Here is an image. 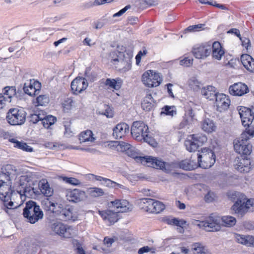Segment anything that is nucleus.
Segmentation results:
<instances>
[{"label": "nucleus", "instance_id": "nucleus-1", "mask_svg": "<svg viewBox=\"0 0 254 254\" xmlns=\"http://www.w3.org/2000/svg\"><path fill=\"white\" fill-rule=\"evenodd\" d=\"M13 172L12 166L6 165L1 168L0 172V199L3 202L2 209L8 213V210L15 208L12 201L14 194H16L15 190L9 187L7 182L10 181V176Z\"/></svg>", "mask_w": 254, "mask_h": 254}, {"label": "nucleus", "instance_id": "nucleus-2", "mask_svg": "<svg viewBox=\"0 0 254 254\" xmlns=\"http://www.w3.org/2000/svg\"><path fill=\"white\" fill-rule=\"evenodd\" d=\"M49 203V215L53 213L58 219L64 221H75L78 219L77 213L73 208L67 207L64 208L63 205L57 201H50Z\"/></svg>", "mask_w": 254, "mask_h": 254}, {"label": "nucleus", "instance_id": "nucleus-3", "mask_svg": "<svg viewBox=\"0 0 254 254\" xmlns=\"http://www.w3.org/2000/svg\"><path fill=\"white\" fill-rule=\"evenodd\" d=\"M254 136V126L250 127L243 132L241 136L234 141V148L236 152L240 154L249 155L252 151V145L249 140Z\"/></svg>", "mask_w": 254, "mask_h": 254}, {"label": "nucleus", "instance_id": "nucleus-4", "mask_svg": "<svg viewBox=\"0 0 254 254\" xmlns=\"http://www.w3.org/2000/svg\"><path fill=\"white\" fill-rule=\"evenodd\" d=\"M25 204L23 215L27 222L31 224H34L43 218V212L36 202L30 200L26 202Z\"/></svg>", "mask_w": 254, "mask_h": 254}, {"label": "nucleus", "instance_id": "nucleus-5", "mask_svg": "<svg viewBox=\"0 0 254 254\" xmlns=\"http://www.w3.org/2000/svg\"><path fill=\"white\" fill-rule=\"evenodd\" d=\"M131 133L136 140H143L149 144L153 145L154 141L149 134L148 127L143 122L140 121L133 122L131 127Z\"/></svg>", "mask_w": 254, "mask_h": 254}, {"label": "nucleus", "instance_id": "nucleus-6", "mask_svg": "<svg viewBox=\"0 0 254 254\" xmlns=\"http://www.w3.org/2000/svg\"><path fill=\"white\" fill-rule=\"evenodd\" d=\"M215 162L214 152L210 149L203 148L197 156V164L198 166L203 169L211 167Z\"/></svg>", "mask_w": 254, "mask_h": 254}, {"label": "nucleus", "instance_id": "nucleus-7", "mask_svg": "<svg viewBox=\"0 0 254 254\" xmlns=\"http://www.w3.org/2000/svg\"><path fill=\"white\" fill-rule=\"evenodd\" d=\"M26 113L22 108H11L6 115L7 122L11 125H21L26 120Z\"/></svg>", "mask_w": 254, "mask_h": 254}, {"label": "nucleus", "instance_id": "nucleus-8", "mask_svg": "<svg viewBox=\"0 0 254 254\" xmlns=\"http://www.w3.org/2000/svg\"><path fill=\"white\" fill-rule=\"evenodd\" d=\"M141 81L146 87L152 88L158 86L162 81L161 74L154 70H147L142 75Z\"/></svg>", "mask_w": 254, "mask_h": 254}, {"label": "nucleus", "instance_id": "nucleus-9", "mask_svg": "<svg viewBox=\"0 0 254 254\" xmlns=\"http://www.w3.org/2000/svg\"><path fill=\"white\" fill-rule=\"evenodd\" d=\"M51 229L56 234L64 238H71L77 234L75 228L61 222H54L51 225Z\"/></svg>", "mask_w": 254, "mask_h": 254}, {"label": "nucleus", "instance_id": "nucleus-10", "mask_svg": "<svg viewBox=\"0 0 254 254\" xmlns=\"http://www.w3.org/2000/svg\"><path fill=\"white\" fill-rule=\"evenodd\" d=\"M145 165L152 167L154 168L159 169L167 173H169L174 170L177 166L175 163L165 162L161 160L158 159L151 156H147Z\"/></svg>", "mask_w": 254, "mask_h": 254}, {"label": "nucleus", "instance_id": "nucleus-11", "mask_svg": "<svg viewBox=\"0 0 254 254\" xmlns=\"http://www.w3.org/2000/svg\"><path fill=\"white\" fill-rule=\"evenodd\" d=\"M190 137L191 139L187 140L185 142L186 149L190 152L195 151L207 140L206 136L202 134H192Z\"/></svg>", "mask_w": 254, "mask_h": 254}, {"label": "nucleus", "instance_id": "nucleus-12", "mask_svg": "<svg viewBox=\"0 0 254 254\" xmlns=\"http://www.w3.org/2000/svg\"><path fill=\"white\" fill-rule=\"evenodd\" d=\"M212 47L208 43L195 45L192 48L191 53L197 59L204 60L211 53Z\"/></svg>", "mask_w": 254, "mask_h": 254}, {"label": "nucleus", "instance_id": "nucleus-13", "mask_svg": "<svg viewBox=\"0 0 254 254\" xmlns=\"http://www.w3.org/2000/svg\"><path fill=\"white\" fill-rule=\"evenodd\" d=\"M65 196L69 202L78 203L87 198L86 192L80 189H67L65 191Z\"/></svg>", "mask_w": 254, "mask_h": 254}, {"label": "nucleus", "instance_id": "nucleus-14", "mask_svg": "<svg viewBox=\"0 0 254 254\" xmlns=\"http://www.w3.org/2000/svg\"><path fill=\"white\" fill-rule=\"evenodd\" d=\"M110 208H114L119 213L127 212L132 210V205L126 199H116L108 203Z\"/></svg>", "mask_w": 254, "mask_h": 254}, {"label": "nucleus", "instance_id": "nucleus-15", "mask_svg": "<svg viewBox=\"0 0 254 254\" xmlns=\"http://www.w3.org/2000/svg\"><path fill=\"white\" fill-rule=\"evenodd\" d=\"M41 88L40 82L34 79H31L27 82L24 83L23 90L25 94L30 96H33L39 94Z\"/></svg>", "mask_w": 254, "mask_h": 254}, {"label": "nucleus", "instance_id": "nucleus-16", "mask_svg": "<svg viewBox=\"0 0 254 254\" xmlns=\"http://www.w3.org/2000/svg\"><path fill=\"white\" fill-rule=\"evenodd\" d=\"M221 219L218 216L211 215L206 220L202 222V225L208 231L220 230Z\"/></svg>", "mask_w": 254, "mask_h": 254}, {"label": "nucleus", "instance_id": "nucleus-17", "mask_svg": "<svg viewBox=\"0 0 254 254\" xmlns=\"http://www.w3.org/2000/svg\"><path fill=\"white\" fill-rule=\"evenodd\" d=\"M238 110L241 119L242 125L245 127H250L254 119V113L248 108L240 106L238 108Z\"/></svg>", "mask_w": 254, "mask_h": 254}, {"label": "nucleus", "instance_id": "nucleus-18", "mask_svg": "<svg viewBox=\"0 0 254 254\" xmlns=\"http://www.w3.org/2000/svg\"><path fill=\"white\" fill-rule=\"evenodd\" d=\"M234 166L236 169L241 173H248L252 169L250 159L242 156L236 158Z\"/></svg>", "mask_w": 254, "mask_h": 254}, {"label": "nucleus", "instance_id": "nucleus-19", "mask_svg": "<svg viewBox=\"0 0 254 254\" xmlns=\"http://www.w3.org/2000/svg\"><path fill=\"white\" fill-rule=\"evenodd\" d=\"M87 80L83 77H76L71 83V89L74 94L78 95L88 87Z\"/></svg>", "mask_w": 254, "mask_h": 254}, {"label": "nucleus", "instance_id": "nucleus-20", "mask_svg": "<svg viewBox=\"0 0 254 254\" xmlns=\"http://www.w3.org/2000/svg\"><path fill=\"white\" fill-rule=\"evenodd\" d=\"M215 105L219 112L227 110L230 104L229 97L223 93H218L215 98Z\"/></svg>", "mask_w": 254, "mask_h": 254}, {"label": "nucleus", "instance_id": "nucleus-21", "mask_svg": "<svg viewBox=\"0 0 254 254\" xmlns=\"http://www.w3.org/2000/svg\"><path fill=\"white\" fill-rule=\"evenodd\" d=\"M98 213L109 225L114 224L119 219V214L117 211L114 212L111 210H99Z\"/></svg>", "mask_w": 254, "mask_h": 254}, {"label": "nucleus", "instance_id": "nucleus-22", "mask_svg": "<svg viewBox=\"0 0 254 254\" xmlns=\"http://www.w3.org/2000/svg\"><path fill=\"white\" fill-rule=\"evenodd\" d=\"M229 90L230 94L238 96H242L249 91L247 85L242 82L236 83L230 86Z\"/></svg>", "mask_w": 254, "mask_h": 254}, {"label": "nucleus", "instance_id": "nucleus-23", "mask_svg": "<svg viewBox=\"0 0 254 254\" xmlns=\"http://www.w3.org/2000/svg\"><path fill=\"white\" fill-rule=\"evenodd\" d=\"M113 135L116 139L124 137L129 131V126L125 123L118 124L113 128Z\"/></svg>", "mask_w": 254, "mask_h": 254}, {"label": "nucleus", "instance_id": "nucleus-24", "mask_svg": "<svg viewBox=\"0 0 254 254\" xmlns=\"http://www.w3.org/2000/svg\"><path fill=\"white\" fill-rule=\"evenodd\" d=\"M245 202V197L244 196L235 202L232 208L235 213L243 216L247 212Z\"/></svg>", "mask_w": 254, "mask_h": 254}, {"label": "nucleus", "instance_id": "nucleus-25", "mask_svg": "<svg viewBox=\"0 0 254 254\" xmlns=\"http://www.w3.org/2000/svg\"><path fill=\"white\" fill-rule=\"evenodd\" d=\"M235 238L238 243L248 247L253 246L254 247V236L236 234Z\"/></svg>", "mask_w": 254, "mask_h": 254}, {"label": "nucleus", "instance_id": "nucleus-26", "mask_svg": "<svg viewBox=\"0 0 254 254\" xmlns=\"http://www.w3.org/2000/svg\"><path fill=\"white\" fill-rule=\"evenodd\" d=\"M244 66L249 71L254 72V59L248 54H244L241 57Z\"/></svg>", "mask_w": 254, "mask_h": 254}, {"label": "nucleus", "instance_id": "nucleus-27", "mask_svg": "<svg viewBox=\"0 0 254 254\" xmlns=\"http://www.w3.org/2000/svg\"><path fill=\"white\" fill-rule=\"evenodd\" d=\"M201 94L206 99L211 101L215 99L218 93L216 92L214 87L208 86L201 89Z\"/></svg>", "mask_w": 254, "mask_h": 254}, {"label": "nucleus", "instance_id": "nucleus-28", "mask_svg": "<svg viewBox=\"0 0 254 254\" xmlns=\"http://www.w3.org/2000/svg\"><path fill=\"white\" fill-rule=\"evenodd\" d=\"M33 191L31 192V196H33V194L38 195L42 193L46 197H47L48 180L46 179H42L38 183V188H33Z\"/></svg>", "mask_w": 254, "mask_h": 254}, {"label": "nucleus", "instance_id": "nucleus-29", "mask_svg": "<svg viewBox=\"0 0 254 254\" xmlns=\"http://www.w3.org/2000/svg\"><path fill=\"white\" fill-rule=\"evenodd\" d=\"M211 53L214 59L220 60L224 55V51L219 42H215L211 46Z\"/></svg>", "mask_w": 254, "mask_h": 254}, {"label": "nucleus", "instance_id": "nucleus-30", "mask_svg": "<svg viewBox=\"0 0 254 254\" xmlns=\"http://www.w3.org/2000/svg\"><path fill=\"white\" fill-rule=\"evenodd\" d=\"M47 31L46 28H41L34 30L32 33V40L39 42H43L46 41Z\"/></svg>", "mask_w": 254, "mask_h": 254}, {"label": "nucleus", "instance_id": "nucleus-31", "mask_svg": "<svg viewBox=\"0 0 254 254\" xmlns=\"http://www.w3.org/2000/svg\"><path fill=\"white\" fill-rule=\"evenodd\" d=\"M153 200V199L149 198H143L140 199L138 203L139 207L146 212L152 213Z\"/></svg>", "mask_w": 254, "mask_h": 254}, {"label": "nucleus", "instance_id": "nucleus-32", "mask_svg": "<svg viewBox=\"0 0 254 254\" xmlns=\"http://www.w3.org/2000/svg\"><path fill=\"white\" fill-rule=\"evenodd\" d=\"M201 127L202 129L208 133H211L216 130L215 126L213 120L209 118H204L201 122Z\"/></svg>", "mask_w": 254, "mask_h": 254}, {"label": "nucleus", "instance_id": "nucleus-33", "mask_svg": "<svg viewBox=\"0 0 254 254\" xmlns=\"http://www.w3.org/2000/svg\"><path fill=\"white\" fill-rule=\"evenodd\" d=\"M122 80L120 78L116 79L107 78L104 82V84L108 89L118 90L122 85Z\"/></svg>", "mask_w": 254, "mask_h": 254}, {"label": "nucleus", "instance_id": "nucleus-34", "mask_svg": "<svg viewBox=\"0 0 254 254\" xmlns=\"http://www.w3.org/2000/svg\"><path fill=\"white\" fill-rule=\"evenodd\" d=\"M177 164L176 168L179 166L185 170H194L198 166L197 163L189 159H186L181 161L179 164Z\"/></svg>", "mask_w": 254, "mask_h": 254}, {"label": "nucleus", "instance_id": "nucleus-35", "mask_svg": "<svg viewBox=\"0 0 254 254\" xmlns=\"http://www.w3.org/2000/svg\"><path fill=\"white\" fill-rule=\"evenodd\" d=\"M95 139L93 132L90 130H86L81 132L79 136V140L81 143L87 142H93Z\"/></svg>", "mask_w": 254, "mask_h": 254}, {"label": "nucleus", "instance_id": "nucleus-36", "mask_svg": "<svg viewBox=\"0 0 254 254\" xmlns=\"http://www.w3.org/2000/svg\"><path fill=\"white\" fill-rule=\"evenodd\" d=\"M153 106L154 101L153 97L150 94H147L141 103L142 108L144 110L149 111L153 108Z\"/></svg>", "mask_w": 254, "mask_h": 254}, {"label": "nucleus", "instance_id": "nucleus-37", "mask_svg": "<svg viewBox=\"0 0 254 254\" xmlns=\"http://www.w3.org/2000/svg\"><path fill=\"white\" fill-rule=\"evenodd\" d=\"M62 107L64 113H69L72 110L74 103L71 97H64L61 102Z\"/></svg>", "mask_w": 254, "mask_h": 254}, {"label": "nucleus", "instance_id": "nucleus-38", "mask_svg": "<svg viewBox=\"0 0 254 254\" xmlns=\"http://www.w3.org/2000/svg\"><path fill=\"white\" fill-rule=\"evenodd\" d=\"M9 141L14 144V147L26 152L33 151V148L28 146L26 143L23 141H19L15 138L9 139Z\"/></svg>", "mask_w": 254, "mask_h": 254}, {"label": "nucleus", "instance_id": "nucleus-39", "mask_svg": "<svg viewBox=\"0 0 254 254\" xmlns=\"http://www.w3.org/2000/svg\"><path fill=\"white\" fill-rule=\"evenodd\" d=\"M127 153L128 156L134 159L136 162L145 165L147 156H140L138 155V154L131 148L128 150Z\"/></svg>", "mask_w": 254, "mask_h": 254}, {"label": "nucleus", "instance_id": "nucleus-40", "mask_svg": "<svg viewBox=\"0 0 254 254\" xmlns=\"http://www.w3.org/2000/svg\"><path fill=\"white\" fill-rule=\"evenodd\" d=\"M20 186H21L22 188H23V190L22 191L21 190H17L16 191V194H14L13 196L14 195H17L18 193L20 194V196L22 197V196L23 195L26 197H31V192L33 191V187H32L31 186H27V185L23 187L24 186L23 184H21Z\"/></svg>", "mask_w": 254, "mask_h": 254}, {"label": "nucleus", "instance_id": "nucleus-41", "mask_svg": "<svg viewBox=\"0 0 254 254\" xmlns=\"http://www.w3.org/2000/svg\"><path fill=\"white\" fill-rule=\"evenodd\" d=\"M124 54L123 52L118 51H114L110 53V57L113 62L115 64L116 62H123Z\"/></svg>", "mask_w": 254, "mask_h": 254}, {"label": "nucleus", "instance_id": "nucleus-42", "mask_svg": "<svg viewBox=\"0 0 254 254\" xmlns=\"http://www.w3.org/2000/svg\"><path fill=\"white\" fill-rule=\"evenodd\" d=\"M2 92L3 93L2 94L4 96H7L6 98L8 100H11V98L16 94V90L15 86H6L3 89Z\"/></svg>", "mask_w": 254, "mask_h": 254}, {"label": "nucleus", "instance_id": "nucleus-43", "mask_svg": "<svg viewBox=\"0 0 254 254\" xmlns=\"http://www.w3.org/2000/svg\"><path fill=\"white\" fill-rule=\"evenodd\" d=\"M220 219L223 225L226 227H231L234 226L236 223V218L231 216H224Z\"/></svg>", "mask_w": 254, "mask_h": 254}, {"label": "nucleus", "instance_id": "nucleus-44", "mask_svg": "<svg viewBox=\"0 0 254 254\" xmlns=\"http://www.w3.org/2000/svg\"><path fill=\"white\" fill-rule=\"evenodd\" d=\"M176 109L174 106H165L162 109V111L161 112V115H165L171 117H173L174 115H176Z\"/></svg>", "mask_w": 254, "mask_h": 254}, {"label": "nucleus", "instance_id": "nucleus-45", "mask_svg": "<svg viewBox=\"0 0 254 254\" xmlns=\"http://www.w3.org/2000/svg\"><path fill=\"white\" fill-rule=\"evenodd\" d=\"M188 84L194 91H197L201 89V83L195 77L191 78L188 81Z\"/></svg>", "mask_w": 254, "mask_h": 254}, {"label": "nucleus", "instance_id": "nucleus-46", "mask_svg": "<svg viewBox=\"0 0 254 254\" xmlns=\"http://www.w3.org/2000/svg\"><path fill=\"white\" fill-rule=\"evenodd\" d=\"M165 205L159 201L154 199L152 213H159L164 210Z\"/></svg>", "mask_w": 254, "mask_h": 254}, {"label": "nucleus", "instance_id": "nucleus-47", "mask_svg": "<svg viewBox=\"0 0 254 254\" xmlns=\"http://www.w3.org/2000/svg\"><path fill=\"white\" fill-rule=\"evenodd\" d=\"M39 118V121H41V123L45 128H48V114L44 110H40L38 114H37Z\"/></svg>", "mask_w": 254, "mask_h": 254}, {"label": "nucleus", "instance_id": "nucleus-48", "mask_svg": "<svg viewBox=\"0 0 254 254\" xmlns=\"http://www.w3.org/2000/svg\"><path fill=\"white\" fill-rule=\"evenodd\" d=\"M193 122V115H192V110L189 111V114L186 115L184 118L183 121L181 123L180 126L181 127H184L187 125H190Z\"/></svg>", "mask_w": 254, "mask_h": 254}, {"label": "nucleus", "instance_id": "nucleus-49", "mask_svg": "<svg viewBox=\"0 0 254 254\" xmlns=\"http://www.w3.org/2000/svg\"><path fill=\"white\" fill-rule=\"evenodd\" d=\"M88 192L91 196L95 197L101 196L104 194L103 190L97 187L89 188L88 189Z\"/></svg>", "mask_w": 254, "mask_h": 254}, {"label": "nucleus", "instance_id": "nucleus-50", "mask_svg": "<svg viewBox=\"0 0 254 254\" xmlns=\"http://www.w3.org/2000/svg\"><path fill=\"white\" fill-rule=\"evenodd\" d=\"M114 143L118 150H120L121 151H128L131 147V145L123 141H115Z\"/></svg>", "mask_w": 254, "mask_h": 254}, {"label": "nucleus", "instance_id": "nucleus-51", "mask_svg": "<svg viewBox=\"0 0 254 254\" xmlns=\"http://www.w3.org/2000/svg\"><path fill=\"white\" fill-rule=\"evenodd\" d=\"M102 185L109 188H123L124 187L122 185L119 184L110 179L105 178L104 182L102 183Z\"/></svg>", "mask_w": 254, "mask_h": 254}, {"label": "nucleus", "instance_id": "nucleus-52", "mask_svg": "<svg viewBox=\"0 0 254 254\" xmlns=\"http://www.w3.org/2000/svg\"><path fill=\"white\" fill-rule=\"evenodd\" d=\"M191 250L194 254H205L204 248L200 243H196L192 245Z\"/></svg>", "mask_w": 254, "mask_h": 254}, {"label": "nucleus", "instance_id": "nucleus-53", "mask_svg": "<svg viewBox=\"0 0 254 254\" xmlns=\"http://www.w3.org/2000/svg\"><path fill=\"white\" fill-rule=\"evenodd\" d=\"M62 180L65 182L66 183L73 185V186H78L80 185L81 182L75 178L72 177H61Z\"/></svg>", "mask_w": 254, "mask_h": 254}, {"label": "nucleus", "instance_id": "nucleus-54", "mask_svg": "<svg viewBox=\"0 0 254 254\" xmlns=\"http://www.w3.org/2000/svg\"><path fill=\"white\" fill-rule=\"evenodd\" d=\"M205 25L203 24H198L197 25H190L186 29V31L197 32L204 29Z\"/></svg>", "mask_w": 254, "mask_h": 254}, {"label": "nucleus", "instance_id": "nucleus-55", "mask_svg": "<svg viewBox=\"0 0 254 254\" xmlns=\"http://www.w3.org/2000/svg\"><path fill=\"white\" fill-rule=\"evenodd\" d=\"M113 0H95L94 2H89L87 3V7H91L93 6L100 5L105 4L106 3H110Z\"/></svg>", "mask_w": 254, "mask_h": 254}, {"label": "nucleus", "instance_id": "nucleus-56", "mask_svg": "<svg viewBox=\"0 0 254 254\" xmlns=\"http://www.w3.org/2000/svg\"><path fill=\"white\" fill-rule=\"evenodd\" d=\"M177 249L178 252L177 253H180V254H190V252L188 247L185 246L183 244L179 245Z\"/></svg>", "mask_w": 254, "mask_h": 254}, {"label": "nucleus", "instance_id": "nucleus-57", "mask_svg": "<svg viewBox=\"0 0 254 254\" xmlns=\"http://www.w3.org/2000/svg\"><path fill=\"white\" fill-rule=\"evenodd\" d=\"M245 205L248 211H254V199H247L245 197Z\"/></svg>", "mask_w": 254, "mask_h": 254}, {"label": "nucleus", "instance_id": "nucleus-58", "mask_svg": "<svg viewBox=\"0 0 254 254\" xmlns=\"http://www.w3.org/2000/svg\"><path fill=\"white\" fill-rule=\"evenodd\" d=\"M216 195L213 192L209 191L204 196V200L206 202H213L216 198Z\"/></svg>", "mask_w": 254, "mask_h": 254}, {"label": "nucleus", "instance_id": "nucleus-59", "mask_svg": "<svg viewBox=\"0 0 254 254\" xmlns=\"http://www.w3.org/2000/svg\"><path fill=\"white\" fill-rule=\"evenodd\" d=\"M66 148H69V149L83 150V151H85L86 152L92 153H94L96 151L94 149L90 148V147L83 148V147H79L78 146H73V145H69V146H67Z\"/></svg>", "mask_w": 254, "mask_h": 254}, {"label": "nucleus", "instance_id": "nucleus-60", "mask_svg": "<svg viewBox=\"0 0 254 254\" xmlns=\"http://www.w3.org/2000/svg\"><path fill=\"white\" fill-rule=\"evenodd\" d=\"M168 223L171 225H176L177 226L182 227L183 225H184L186 222L184 220H179L177 218H174L172 219L171 220H169L168 222Z\"/></svg>", "mask_w": 254, "mask_h": 254}, {"label": "nucleus", "instance_id": "nucleus-61", "mask_svg": "<svg viewBox=\"0 0 254 254\" xmlns=\"http://www.w3.org/2000/svg\"><path fill=\"white\" fill-rule=\"evenodd\" d=\"M7 102H11V100H8L2 93H0V110L3 109Z\"/></svg>", "mask_w": 254, "mask_h": 254}, {"label": "nucleus", "instance_id": "nucleus-62", "mask_svg": "<svg viewBox=\"0 0 254 254\" xmlns=\"http://www.w3.org/2000/svg\"><path fill=\"white\" fill-rule=\"evenodd\" d=\"M193 59L189 58H185L180 61V64L184 66L188 67L192 64Z\"/></svg>", "mask_w": 254, "mask_h": 254}, {"label": "nucleus", "instance_id": "nucleus-63", "mask_svg": "<svg viewBox=\"0 0 254 254\" xmlns=\"http://www.w3.org/2000/svg\"><path fill=\"white\" fill-rule=\"evenodd\" d=\"M38 105L45 106L47 103V97L46 95H40L36 98Z\"/></svg>", "mask_w": 254, "mask_h": 254}, {"label": "nucleus", "instance_id": "nucleus-64", "mask_svg": "<svg viewBox=\"0 0 254 254\" xmlns=\"http://www.w3.org/2000/svg\"><path fill=\"white\" fill-rule=\"evenodd\" d=\"M151 252V253H155V249L151 248L148 246H144L140 248L138 251V254H144V253Z\"/></svg>", "mask_w": 254, "mask_h": 254}]
</instances>
